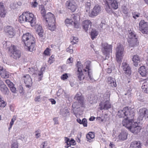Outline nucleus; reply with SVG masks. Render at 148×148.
Wrapping results in <instances>:
<instances>
[{
	"mask_svg": "<svg viewBox=\"0 0 148 148\" xmlns=\"http://www.w3.org/2000/svg\"><path fill=\"white\" fill-rule=\"evenodd\" d=\"M82 123H81V124H82L84 127H86L87 126V120L85 118H84L81 121Z\"/></svg>",
	"mask_w": 148,
	"mask_h": 148,
	"instance_id": "obj_43",
	"label": "nucleus"
},
{
	"mask_svg": "<svg viewBox=\"0 0 148 148\" xmlns=\"http://www.w3.org/2000/svg\"><path fill=\"white\" fill-rule=\"evenodd\" d=\"M92 98L91 97L90 102L91 103H95L97 102V99L95 97H92Z\"/></svg>",
	"mask_w": 148,
	"mask_h": 148,
	"instance_id": "obj_47",
	"label": "nucleus"
},
{
	"mask_svg": "<svg viewBox=\"0 0 148 148\" xmlns=\"http://www.w3.org/2000/svg\"><path fill=\"white\" fill-rule=\"evenodd\" d=\"M60 114L64 117L69 116V112L68 109L66 107L64 108L61 109L60 111Z\"/></svg>",
	"mask_w": 148,
	"mask_h": 148,
	"instance_id": "obj_33",
	"label": "nucleus"
},
{
	"mask_svg": "<svg viewBox=\"0 0 148 148\" xmlns=\"http://www.w3.org/2000/svg\"><path fill=\"white\" fill-rule=\"evenodd\" d=\"M0 90L3 95H8L9 92V90L7 86L1 80H0Z\"/></svg>",
	"mask_w": 148,
	"mask_h": 148,
	"instance_id": "obj_20",
	"label": "nucleus"
},
{
	"mask_svg": "<svg viewBox=\"0 0 148 148\" xmlns=\"http://www.w3.org/2000/svg\"><path fill=\"white\" fill-rule=\"evenodd\" d=\"M53 120L55 122V124H58V118H54Z\"/></svg>",
	"mask_w": 148,
	"mask_h": 148,
	"instance_id": "obj_61",
	"label": "nucleus"
},
{
	"mask_svg": "<svg viewBox=\"0 0 148 148\" xmlns=\"http://www.w3.org/2000/svg\"><path fill=\"white\" fill-rule=\"evenodd\" d=\"M148 88V82H145L143 84L142 88L144 89V88Z\"/></svg>",
	"mask_w": 148,
	"mask_h": 148,
	"instance_id": "obj_51",
	"label": "nucleus"
},
{
	"mask_svg": "<svg viewBox=\"0 0 148 148\" xmlns=\"http://www.w3.org/2000/svg\"><path fill=\"white\" fill-rule=\"evenodd\" d=\"M4 31L10 38L13 37L15 34L14 28L11 26H7L5 27Z\"/></svg>",
	"mask_w": 148,
	"mask_h": 148,
	"instance_id": "obj_19",
	"label": "nucleus"
},
{
	"mask_svg": "<svg viewBox=\"0 0 148 148\" xmlns=\"http://www.w3.org/2000/svg\"><path fill=\"white\" fill-rule=\"evenodd\" d=\"M69 146H71V145H74L76 144L75 141L73 138H71L69 142Z\"/></svg>",
	"mask_w": 148,
	"mask_h": 148,
	"instance_id": "obj_49",
	"label": "nucleus"
},
{
	"mask_svg": "<svg viewBox=\"0 0 148 148\" xmlns=\"http://www.w3.org/2000/svg\"><path fill=\"white\" fill-rule=\"evenodd\" d=\"M66 5L72 12H75L77 8L76 3L73 0H69L66 1Z\"/></svg>",
	"mask_w": 148,
	"mask_h": 148,
	"instance_id": "obj_15",
	"label": "nucleus"
},
{
	"mask_svg": "<svg viewBox=\"0 0 148 148\" xmlns=\"http://www.w3.org/2000/svg\"><path fill=\"white\" fill-rule=\"evenodd\" d=\"M16 117L15 116H14L13 118L11 119V121L10 123V127L8 128L9 130H10L12 128V126L14 124L15 121L16 120Z\"/></svg>",
	"mask_w": 148,
	"mask_h": 148,
	"instance_id": "obj_39",
	"label": "nucleus"
},
{
	"mask_svg": "<svg viewBox=\"0 0 148 148\" xmlns=\"http://www.w3.org/2000/svg\"><path fill=\"white\" fill-rule=\"evenodd\" d=\"M26 18L25 12H23L19 17L20 22L21 23L26 22Z\"/></svg>",
	"mask_w": 148,
	"mask_h": 148,
	"instance_id": "obj_34",
	"label": "nucleus"
},
{
	"mask_svg": "<svg viewBox=\"0 0 148 148\" xmlns=\"http://www.w3.org/2000/svg\"><path fill=\"white\" fill-rule=\"evenodd\" d=\"M5 69H4L3 67L2 66L0 67V74L2 73L4 71Z\"/></svg>",
	"mask_w": 148,
	"mask_h": 148,
	"instance_id": "obj_63",
	"label": "nucleus"
},
{
	"mask_svg": "<svg viewBox=\"0 0 148 148\" xmlns=\"http://www.w3.org/2000/svg\"><path fill=\"white\" fill-rule=\"evenodd\" d=\"M101 110H108L111 107V105L108 100H105L101 102L99 105Z\"/></svg>",
	"mask_w": 148,
	"mask_h": 148,
	"instance_id": "obj_18",
	"label": "nucleus"
},
{
	"mask_svg": "<svg viewBox=\"0 0 148 148\" xmlns=\"http://www.w3.org/2000/svg\"><path fill=\"white\" fill-rule=\"evenodd\" d=\"M86 138L88 140H90L91 139L94 138L95 135L93 132H89L86 136Z\"/></svg>",
	"mask_w": 148,
	"mask_h": 148,
	"instance_id": "obj_37",
	"label": "nucleus"
},
{
	"mask_svg": "<svg viewBox=\"0 0 148 148\" xmlns=\"http://www.w3.org/2000/svg\"><path fill=\"white\" fill-rule=\"evenodd\" d=\"M1 77L3 78H8L9 77V73L5 70L0 74Z\"/></svg>",
	"mask_w": 148,
	"mask_h": 148,
	"instance_id": "obj_36",
	"label": "nucleus"
},
{
	"mask_svg": "<svg viewBox=\"0 0 148 148\" xmlns=\"http://www.w3.org/2000/svg\"><path fill=\"white\" fill-rule=\"evenodd\" d=\"M118 115L120 118H125L122 121V124L128 129L134 123V119L135 112L133 109L125 107L123 110L119 111Z\"/></svg>",
	"mask_w": 148,
	"mask_h": 148,
	"instance_id": "obj_1",
	"label": "nucleus"
},
{
	"mask_svg": "<svg viewBox=\"0 0 148 148\" xmlns=\"http://www.w3.org/2000/svg\"><path fill=\"white\" fill-rule=\"evenodd\" d=\"M53 58H52V56L49 58V60L48 61V62L50 64H51L53 62Z\"/></svg>",
	"mask_w": 148,
	"mask_h": 148,
	"instance_id": "obj_56",
	"label": "nucleus"
},
{
	"mask_svg": "<svg viewBox=\"0 0 148 148\" xmlns=\"http://www.w3.org/2000/svg\"><path fill=\"white\" fill-rule=\"evenodd\" d=\"M141 127L138 125L137 123L134 122L128 129L131 132L134 134H137L140 132Z\"/></svg>",
	"mask_w": 148,
	"mask_h": 148,
	"instance_id": "obj_17",
	"label": "nucleus"
},
{
	"mask_svg": "<svg viewBox=\"0 0 148 148\" xmlns=\"http://www.w3.org/2000/svg\"><path fill=\"white\" fill-rule=\"evenodd\" d=\"M35 101L36 102H39L40 100V96H37L34 99Z\"/></svg>",
	"mask_w": 148,
	"mask_h": 148,
	"instance_id": "obj_54",
	"label": "nucleus"
},
{
	"mask_svg": "<svg viewBox=\"0 0 148 148\" xmlns=\"http://www.w3.org/2000/svg\"><path fill=\"white\" fill-rule=\"evenodd\" d=\"M128 133L125 131H122L119 135L118 137L120 140L124 141L127 139Z\"/></svg>",
	"mask_w": 148,
	"mask_h": 148,
	"instance_id": "obj_29",
	"label": "nucleus"
},
{
	"mask_svg": "<svg viewBox=\"0 0 148 148\" xmlns=\"http://www.w3.org/2000/svg\"><path fill=\"white\" fill-rule=\"evenodd\" d=\"M18 145L17 142H12L11 145V148H18Z\"/></svg>",
	"mask_w": 148,
	"mask_h": 148,
	"instance_id": "obj_45",
	"label": "nucleus"
},
{
	"mask_svg": "<svg viewBox=\"0 0 148 148\" xmlns=\"http://www.w3.org/2000/svg\"><path fill=\"white\" fill-rule=\"evenodd\" d=\"M43 32V30L42 29V26H39L37 29L36 33L40 38V40L41 41H42L44 39L42 35Z\"/></svg>",
	"mask_w": 148,
	"mask_h": 148,
	"instance_id": "obj_30",
	"label": "nucleus"
},
{
	"mask_svg": "<svg viewBox=\"0 0 148 148\" xmlns=\"http://www.w3.org/2000/svg\"><path fill=\"white\" fill-rule=\"evenodd\" d=\"M107 80L108 83L110 86L114 87L116 86V82L114 78L110 76L108 77Z\"/></svg>",
	"mask_w": 148,
	"mask_h": 148,
	"instance_id": "obj_28",
	"label": "nucleus"
},
{
	"mask_svg": "<svg viewBox=\"0 0 148 148\" xmlns=\"http://www.w3.org/2000/svg\"><path fill=\"white\" fill-rule=\"evenodd\" d=\"M72 18H73L72 20H73V22L75 21V22H77V21L76 20V19L77 18V17L76 16H75L74 14H73L72 16Z\"/></svg>",
	"mask_w": 148,
	"mask_h": 148,
	"instance_id": "obj_53",
	"label": "nucleus"
},
{
	"mask_svg": "<svg viewBox=\"0 0 148 148\" xmlns=\"http://www.w3.org/2000/svg\"><path fill=\"white\" fill-rule=\"evenodd\" d=\"M98 34V32L95 29H92L90 33L91 38L93 40Z\"/></svg>",
	"mask_w": 148,
	"mask_h": 148,
	"instance_id": "obj_35",
	"label": "nucleus"
},
{
	"mask_svg": "<svg viewBox=\"0 0 148 148\" xmlns=\"http://www.w3.org/2000/svg\"><path fill=\"white\" fill-rule=\"evenodd\" d=\"M66 23L67 24H71L72 25L73 23V22L72 19H67L65 20Z\"/></svg>",
	"mask_w": 148,
	"mask_h": 148,
	"instance_id": "obj_48",
	"label": "nucleus"
},
{
	"mask_svg": "<svg viewBox=\"0 0 148 148\" xmlns=\"http://www.w3.org/2000/svg\"><path fill=\"white\" fill-rule=\"evenodd\" d=\"M11 92L14 93H16V88L14 86L10 88Z\"/></svg>",
	"mask_w": 148,
	"mask_h": 148,
	"instance_id": "obj_52",
	"label": "nucleus"
},
{
	"mask_svg": "<svg viewBox=\"0 0 148 148\" xmlns=\"http://www.w3.org/2000/svg\"><path fill=\"white\" fill-rule=\"evenodd\" d=\"M5 46L6 49H8L9 51L11 53V56L13 58L16 60L19 58L21 56V51L17 49L16 46L14 45H11L10 47L8 46V43L5 42L4 44V46Z\"/></svg>",
	"mask_w": 148,
	"mask_h": 148,
	"instance_id": "obj_5",
	"label": "nucleus"
},
{
	"mask_svg": "<svg viewBox=\"0 0 148 148\" xmlns=\"http://www.w3.org/2000/svg\"><path fill=\"white\" fill-rule=\"evenodd\" d=\"M91 62L90 61H87L85 63L86 65V69H85L84 70L85 72L87 71V73L88 75V77H86V79L92 82L95 81V80L93 77L92 75V71L90 67Z\"/></svg>",
	"mask_w": 148,
	"mask_h": 148,
	"instance_id": "obj_7",
	"label": "nucleus"
},
{
	"mask_svg": "<svg viewBox=\"0 0 148 148\" xmlns=\"http://www.w3.org/2000/svg\"><path fill=\"white\" fill-rule=\"evenodd\" d=\"M73 47L72 45H70L69 47L66 49V51L70 53H72L73 51Z\"/></svg>",
	"mask_w": 148,
	"mask_h": 148,
	"instance_id": "obj_44",
	"label": "nucleus"
},
{
	"mask_svg": "<svg viewBox=\"0 0 148 148\" xmlns=\"http://www.w3.org/2000/svg\"><path fill=\"white\" fill-rule=\"evenodd\" d=\"M78 39L75 37H72L71 38V42L72 45L75 44L78 42Z\"/></svg>",
	"mask_w": 148,
	"mask_h": 148,
	"instance_id": "obj_38",
	"label": "nucleus"
},
{
	"mask_svg": "<svg viewBox=\"0 0 148 148\" xmlns=\"http://www.w3.org/2000/svg\"><path fill=\"white\" fill-rule=\"evenodd\" d=\"M102 3L106 12L109 14L113 13L112 9L116 10L118 8V2L116 0H103Z\"/></svg>",
	"mask_w": 148,
	"mask_h": 148,
	"instance_id": "obj_3",
	"label": "nucleus"
},
{
	"mask_svg": "<svg viewBox=\"0 0 148 148\" xmlns=\"http://www.w3.org/2000/svg\"><path fill=\"white\" fill-rule=\"evenodd\" d=\"M52 104H55L56 103V101L54 99H49Z\"/></svg>",
	"mask_w": 148,
	"mask_h": 148,
	"instance_id": "obj_59",
	"label": "nucleus"
},
{
	"mask_svg": "<svg viewBox=\"0 0 148 148\" xmlns=\"http://www.w3.org/2000/svg\"><path fill=\"white\" fill-rule=\"evenodd\" d=\"M124 48L123 46L119 45L116 49V60L119 63H121L123 52Z\"/></svg>",
	"mask_w": 148,
	"mask_h": 148,
	"instance_id": "obj_9",
	"label": "nucleus"
},
{
	"mask_svg": "<svg viewBox=\"0 0 148 148\" xmlns=\"http://www.w3.org/2000/svg\"><path fill=\"white\" fill-rule=\"evenodd\" d=\"M1 103V106L3 107H4L5 106L6 104L5 103V102L3 100H2L1 101V102H0V103Z\"/></svg>",
	"mask_w": 148,
	"mask_h": 148,
	"instance_id": "obj_60",
	"label": "nucleus"
},
{
	"mask_svg": "<svg viewBox=\"0 0 148 148\" xmlns=\"http://www.w3.org/2000/svg\"><path fill=\"white\" fill-rule=\"evenodd\" d=\"M68 77V75L66 73H65L63 74L61 76V79L62 80H65Z\"/></svg>",
	"mask_w": 148,
	"mask_h": 148,
	"instance_id": "obj_50",
	"label": "nucleus"
},
{
	"mask_svg": "<svg viewBox=\"0 0 148 148\" xmlns=\"http://www.w3.org/2000/svg\"><path fill=\"white\" fill-rule=\"evenodd\" d=\"M101 7L99 5L97 4L95 5L92 11L89 13V16L90 17L94 18L96 16L101 12Z\"/></svg>",
	"mask_w": 148,
	"mask_h": 148,
	"instance_id": "obj_13",
	"label": "nucleus"
},
{
	"mask_svg": "<svg viewBox=\"0 0 148 148\" xmlns=\"http://www.w3.org/2000/svg\"><path fill=\"white\" fill-rule=\"evenodd\" d=\"M110 94L109 92H106L103 95V98L104 99L106 100H108L110 101Z\"/></svg>",
	"mask_w": 148,
	"mask_h": 148,
	"instance_id": "obj_40",
	"label": "nucleus"
},
{
	"mask_svg": "<svg viewBox=\"0 0 148 148\" xmlns=\"http://www.w3.org/2000/svg\"><path fill=\"white\" fill-rule=\"evenodd\" d=\"M139 30L143 34H148V23L141 20L139 23Z\"/></svg>",
	"mask_w": 148,
	"mask_h": 148,
	"instance_id": "obj_10",
	"label": "nucleus"
},
{
	"mask_svg": "<svg viewBox=\"0 0 148 148\" xmlns=\"http://www.w3.org/2000/svg\"><path fill=\"white\" fill-rule=\"evenodd\" d=\"M132 59L134 65L135 66H137L138 65V63L140 62V58L137 55H134L133 56Z\"/></svg>",
	"mask_w": 148,
	"mask_h": 148,
	"instance_id": "obj_32",
	"label": "nucleus"
},
{
	"mask_svg": "<svg viewBox=\"0 0 148 148\" xmlns=\"http://www.w3.org/2000/svg\"><path fill=\"white\" fill-rule=\"evenodd\" d=\"M45 69V67H42L41 68L40 71L38 72L36 70H35L33 68H29L28 71L30 74L34 75V76H37L38 77L39 79L40 80L43 77V72L44 71Z\"/></svg>",
	"mask_w": 148,
	"mask_h": 148,
	"instance_id": "obj_8",
	"label": "nucleus"
},
{
	"mask_svg": "<svg viewBox=\"0 0 148 148\" xmlns=\"http://www.w3.org/2000/svg\"><path fill=\"white\" fill-rule=\"evenodd\" d=\"M77 22H73V23L72 25H74V27L76 28H78V25L77 24Z\"/></svg>",
	"mask_w": 148,
	"mask_h": 148,
	"instance_id": "obj_62",
	"label": "nucleus"
},
{
	"mask_svg": "<svg viewBox=\"0 0 148 148\" xmlns=\"http://www.w3.org/2000/svg\"><path fill=\"white\" fill-rule=\"evenodd\" d=\"M84 104H79L78 102H74L72 106L73 109V112L74 113H76L80 111V107H83Z\"/></svg>",
	"mask_w": 148,
	"mask_h": 148,
	"instance_id": "obj_26",
	"label": "nucleus"
},
{
	"mask_svg": "<svg viewBox=\"0 0 148 148\" xmlns=\"http://www.w3.org/2000/svg\"><path fill=\"white\" fill-rule=\"evenodd\" d=\"M138 72L142 77H146L148 74V71L145 66H140L138 69Z\"/></svg>",
	"mask_w": 148,
	"mask_h": 148,
	"instance_id": "obj_25",
	"label": "nucleus"
},
{
	"mask_svg": "<svg viewBox=\"0 0 148 148\" xmlns=\"http://www.w3.org/2000/svg\"><path fill=\"white\" fill-rule=\"evenodd\" d=\"M76 66L77 68V73L78 75V79L79 80L81 81L85 78V76L84 75L82 71V69L83 68V65L80 62L78 61L77 62Z\"/></svg>",
	"mask_w": 148,
	"mask_h": 148,
	"instance_id": "obj_11",
	"label": "nucleus"
},
{
	"mask_svg": "<svg viewBox=\"0 0 148 148\" xmlns=\"http://www.w3.org/2000/svg\"><path fill=\"white\" fill-rule=\"evenodd\" d=\"M39 9L41 10V13L42 16H43L44 18V16H45L46 13L45 10V9L44 6L42 5L41 7L39 8Z\"/></svg>",
	"mask_w": 148,
	"mask_h": 148,
	"instance_id": "obj_42",
	"label": "nucleus"
},
{
	"mask_svg": "<svg viewBox=\"0 0 148 148\" xmlns=\"http://www.w3.org/2000/svg\"><path fill=\"white\" fill-rule=\"evenodd\" d=\"M7 13V10L4 5L3 3L0 2V16L1 18H4Z\"/></svg>",
	"mask_w": 148,
	"mask_h": 148,
	"instance_id": "obj_24",
	"label": "nucleus"
},
{
	"mask_svg": "<svg viewBox=\"0 0 148 148\" xmlns=\"http://www.w3.org/2000/svg\"><path fill=\"white\" fill-rule=\"evenodd\" d=\"M91 6V3L90 1H89L85 3V8L86 10V12H87L88 10H89Z\"/></svg>",
	"mask_w": 148,
	"mask_h": 148,
	"instance_id": "obj_41",
	"label": "nucleus"
},
{
	"mask_svg": "<svg viewBox=\"0 0 148 148\" xmlns=\"http://www.w3.org/2000/svg\"><path fill=\"white\" fill-rule=\"evenodd\" d=\"M32 4L33 7L34 8L36 7L38 4L37 3L36 1H34L32 2Z\"/></svg>",
	"mask_w": 148,
	"mask_h": 148,
	"instance_id": "obj_57",
	"label": "nucleus"
},
{
	"mask_svg": "<svg viewBox=\"0 0 148 148\" xmlns=\"http://www.w3.org/2000/svg\"><path fill=\"white\" fill-rule=\"evenodd\" d=\"M144 92L148 93V88H144V89H142Z\"/></svg>",
	"mask_w": 148,
	"mask_h": 148,
	"instance_id": "obj_64",
	"label": "nucleus"
},
{
	"mask_svg": "<svg viewBox=\"0 0 148 148\" xmlns=\"http://www.w3.org/2000/svg\"><path fill=\"white\" fill-rule=\"evenodd\" d=\"M44 21L49 29L52 31L54 30L56 28L55 18L53 14L50 12L48 13L44 16Z\"/></svg>",
	"mask_w": 148,
	"mask_h": 148,
	"instance_id": "obj_4",
	"label": "nucleus"
},
{
	"mask_svg": "<svg viewBox=\"0 0 148 148\" xmlns=\"http://www.w3.org/2000/svg\"><path fill=\"white\" fill-rule=\"evenodd\" d=\"M128 41L132 47L137 45L138 44L136 34L134 32L130 30L129 32Z\"/></svg>",
	"mask_w": 148,
	"mask_h": 148,
	"instance_id": "obj_6",
	"label": "nucleus"
},
{
	"mask_svg": "<svg viewBox=\"0 0 148 148\" xmlns=\"http://www.w3.org/2000/svg\"><path fill=\"white\" fill-rule=\"evenodd\" d=\"M22 40L25 45V49L27 51L32 52L35 49V39L31 34L27 33L23 34Z\"/></svg>",
	"mask_w": 148,
	"mask_h": 148,
	"instance_id": "obj_2",
	"label": "nucleus"
},
{
	"mask_svg": "<svg viewBox=\"0 0 148 148\" xmlns=\"http://www.w3.org/2000/svg\"><path fill=\"white\" fill-rule=\"evenodd\" d=\"M122 66L124 73L128 76L130 75L131 74V70L129 65L127 63L123 62Z\"/></svg>",
	"mask_w": 148,
	"mask_h": 148,
	"instance_id": "obj_23",
	"label": "nucleus"
},
{
	"mask_svg": "<svg viewBox=\"0 0 148 148\" xmlns=\"http://www.w3.org/2000/svg\"><path fill=\"white\" fill-rule=\"evenodd\" d=\"M102 46L103 53L104 55L107 56L109 53L110 51H112V45L105 42L102 44Z\"/></svg>",
	"mask_w": 148,
	"mask_h": 148,
	"instance_id": "obj_14",
	"label": "nucleus"
},
{
	"mask_svg": "<svg viewBox=\"0 0 148 148\" xmlns=\"http://www.w3.org/2000/svg\"><path fill=\"white\" fill-rule=\"evenodd\" d=\"M140 115L138 119L142 120L144 117H147L148 118V110L146 108H143L139 110Z\"/></svg>",
	"mask_w": 148,
	"mask_h": 148,
	"instance_id": "obj_21",
	"label": "nucleus"
},
{
	"mask_svg": "<svg viewBox=\"0 0 148 148\" xmlns=\"http://www.w3.org/2000/svg\"><path fill=\"white\" fill-rule=\"evenodd\" d=\"M76 101L75 102H78L79 104H84V97L80 92L77 93L74 97Z\"/></svg>",
	"mask_w": 148,
	"mask_h": 148,
	"instance_id": "obj_16",
	"label": "nucleus"
},
{
	"mask_svg": "<svg viewBox=\"0 0 148 148\" xmlns=\"http://www.w3.org/2000/svg\"><path fill=\"white\" fill-rule=\"evenodd\" d=\"M91 25L92 23L90 20H85L82 23L83 28L86 32L88 31L89 26L91 27Z\"/></svg>",
	"mask_w": 148,
	"mask_h": 148,
	"instance_id": "obj_27",
	"label": "nucleus"
},
{
	"mask_svg": "<svg viewBox=\"0 0 148 148\" xmlns=\"http://www.w3.org/2000/svg\"><path fill=\"white\" fill-rule=\"evenodd\" d=\"M73 58H69L67 61V63H70L72 62L73 61Z\"/></svg>",
	"mask_w": 148,
	"mask_h": 148,
	"instance_id": "obj_55",
	"label": "nucleus"
},
{
	"mask_svg": "<svg viewBox=\"0 0 148 148\" xmlns=\"http://www.w3.org/2000/svg\"><path fill=\"white\" fill-rule=\"evenodd\" d=\"M25 15L26 22L30 23L32 26H34L36 21V18L34 17L33 14L29 12H25Z\"/></svg>",
	"mask_w": 148,
	"mask_h": 148,
	"instance_id": "obj_12",
	"label": "nucleus"
},
{
	"mask_svg": "<svg viewBox=\"0 0 148 148\" xmlns=\"http://www.w3.org/2000/svg\"><path fill=\"white\" fill-rule=\"evenodd\" d=\"M64 140L66 143L70 142V139L67 137H64Z\"/></svg>",
	"mask_w": 148,
	"mask_h": 148,
	"instance_id": "obj_58",
	"label": "nucleus"
},
{
	"mask_svg": "<svg viewBox=\"0 0 148 148\" xmlns=\"http://www.w3.org/2000/svg\"><path fill=\"white\" fill-rule=\"evenodd\" d=\"M51 49L48 48H47L44 51V54L45 55L49 56L50 55V51Z\"/></svg>",
	"mask_w": 148,
	"mask_h": 148,
	"instance_id": "obj_46",
	"label": "nucleus"
},
{
	"mask_svg": "<svg viewBox=\"0 0 148 148\" xmlns=\"http://www.w3.org/2000/svg\"><path fill=\"white\" fill-rule=\"evenodd\" d=\"M24 82L27 87L29 88L32 84V79L29 75H26L24 76Z\"/></svg>",
	"mask_w": 148,
	"mask_h": 148,
	"instance_id": "obj_22",
	"label": "nucleus"
},
{
	"mask_svg": "<svg viewBox=\"0 0 148 148\" xmlns=\"http://www.w3.org/2000/svg\"><path fill=\"white\" fill-rule=\"evenodd\" d=\"M130 148H141L140 141H134L131 142Z\"/></svg>",
	"mask_w": 148,
	"mask_h": 148,
	"instance_id": "obj_31",
	"label": "nucleus"
}]
</instances>
